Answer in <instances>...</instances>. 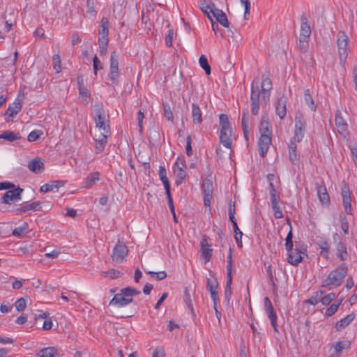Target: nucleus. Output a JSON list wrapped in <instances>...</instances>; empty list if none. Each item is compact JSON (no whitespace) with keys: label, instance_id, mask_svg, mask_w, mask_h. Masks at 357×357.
I'll use <instances>...</instances> for the list:
<instances>
[{"label":"nucleus","instance_id":"obj_30","mask_svg":"<svg viewBox=\"0 0 357 357\" xmlns=\"http://www.w3.org/2000/svg\"><path fill=\"white\" fill-rule=\"evenodd\" d=\"M160 178L163 183L166 192H170V184L167 176L166 169L164 167L160 166L158 171Z\"/></svg>","mask_w":357,"mask_h":357},{"label":"nucleus","instance_id":"obj_15","mask_svg":"<svg viewBox=\"0 0 357 357\" xmlns=\"http://www.w3.org/2000/svg\"><path fill=\"white\" fill-rule=\"evenodd\" d=\"M335 123L338 132L344 137H346L349 134L347 129L348 126L340 111H337L335 113Z\"/></svg>","mask_w":357,"mask_h":357},{"label":"nucleus","instance_id":"obj_32","mask_svg":"<svg viewBox=\"0 0 357 357\" xmlns=\"http://www.w3.org/2000/svg\"><path fill=\"white\" fill-rule=\"evenodd\" d=\"M261 91L264 94L263 95L264 98H265V97L266 96L268 99L269 96H270V91L272 89V82H271V79H269L268 77H266V78L263 79V80L261 82Z\"/></svg>","mask_w":357,"mask_h":357},{"label":"nucleus","instance_id":"obj_40","mask_svg":"<svg viewBox=\"0 0 357 357\" xmlns=\"http://www.w3.org/2000/svg\"><path fill=\"white\" fill-rule=\"evenodd\" d=\"M304 100L306 105L310 107L312 111H315L316 105L314 104V100L312 98V95L310 94V89H306L304 91Z\"/></svg>","mask_w":357,"mask_h":357},{"label":"nucleus","instance_id":"obj_47","mask_svg":"<svg viewBox=\"0 0 357 357\" xmlns=\"http://www.w3.org/2000/svg\"><path fill=\"white\" fill-rule=\"evenodd\" d=\"M335 297L336 295L331 292L324 296H321L320 297V302H321L324 305L326 306L328 305L335 298Z\"/></svg>","mask_w":357,"mask_h":357},{"label":"nucleus","instance_id":"obj_11","mask_svg":"<svg viewBox=\"0 0 357 357\" xmlns=\"http://www.w3.org/2000/svg\"><path fill=\"white\" fill-rule=\"evenodd\" d=\"M201 255L205 260V262H208L212 257L213 249L211 248V243L210 238L206 235H204L202 240L200 243Z\"/></svg>","mask_w":357,"mask_h":357},{"label":"nucleus","instance_id":"obj_5","mask_svg":"<svg viewBox=\"0 0 357 357\" xmlns=\"http://www.w3.org/2000/svg\"><path fill=\"white\" fill-rule=\"evenodd\" d=\"M349 38L346 33L340 31L337 34V46L340 63L345 62L349 53Z\"/></svg>","mask_w":357,"mask_h":357},{"label":"nucleus","instance_id":"obj_35","mask_svg":"<svg viewBox=\"0 0 357 357\" xmlns=\"http://www.w3.org/2000/svg\"><path fill=\"white\" fill-rule=\"evenodd\" d=\"M59 354L57 349L55 347H47L40 351L38 357H55Z\"/></svg>","mask_w":357,"mask_h":357},{"label":"nucleus","instance_id":"obj_41","mask_svg":"<svg viewBox=\"0 0 357 357\" xmlns=\"http://www.w3.org/2000/svg\"><path fill=\"white\" fill-rule=\"evenodd\" d=\"M28 230H29V225L26 222H24L20 227H17L15 229H13L12 234L14 236L21 237Z\"/></svg>","mask_w":357,"mask_h":357},{"label":"nucleus","instance_id":"obj_31","mask_svg":"<svg viewBox=\"0 0 357 357\" xmlns=\"http://www.w3.org/2000/svg\"><path fill=\"white\" fill-rule=\"evenodd\" d=\"M192 117L195 123L201 124L202 122V112L197 103L192 105Z\"/></svg>","mask_w":357,"mask_h":357},{"label":"nucleus","instance_id":"obj_18","mask_svg":"<svg viewBox=\"0 0 357 357\" xmlns=\"http://www.w3.org/2000/svg\"><path fill=\"white\" fill-rule=\"evenodd\" d=\"M108 135L102 133H94L93 138L96 142L95 148L96 153H100L103 151L107 142Z\"/></svg>","mask_w":357,"mask_h":357},{"label":"nucleus","instance_id":"obj_54","mask_svg":"<svg viewBox=\"0 0 357 357\" xmlns=\"http://www.w3.org/2000/svg\"><path fill=\"white\" fill-rule=\"evenodd\" d=\"M337 251H338V257L342 260H344L347 255V248L343 243H339L338 247H337Z\"/></svg>","mask_w":357,"mask_h":357},{"label":"nucleus","instance_id":"obj_55","mask_svg":"<svg viewBox=\"0 0 357 357\" xmlns=\"http://www.w3.org/2000/svg\"><path fill=\"white\" fill-rule=\"evenodd\" d=\"M148 274L151 275L152 277L155 278L158 280H162L167 278V273L163 271L160 272H153V271H148Z\"/></svg>","mask_w":357,"mask_h":357},{"label":"nucleus","instance_id":"obj_57","mask_svg":"<svg viewBox=\"0 0 357 357\" xmlns=\"http://www.w3.org/2000/svg\"><path fill=\"white\" fill-rule=\"evenodd\" d=\"M344 211L347 214H351V197L342 198Z\"/></svg>","mask_w":357,"mask_h":357},{"label":"nucleus","instance_id":"obj_59","mask_svg":"<svg viewBox=\"0 0 357 357\" xmlns=\"http://www.w3.org/2000/svg\"><path fill=\"white\" fill-rule=\"evenodd\" d=\"M15 305L16 310L18 312L23 311L25 309V307H26V301H25V299L23 298H20L17 299V301L15 303Z\"/></svg>","mask_w":357,"mask_h":357},{"label":"nucleus","instance_id":"obj_39","mask_svg":"<svg viewBox=\"0 0 357 357\" xmlns=\"http://www.w3.org/2000/svg\"><path fill=\"white\" fill-rule=\"evenodd\" d=\"M259 131L261 135H266L271 137L272 128L270 123L266 121L262 120L261 121Z\"/></svg>","mask_w":357,"mask_h":357},{"label":"nucleus","instance_id":"obj_19","mask_svg":"<svg viewBox=\"0 0 357 357\" xmlns=\"http://www.w3.org/2000/svg\"><path fill=\"white\" fill-rule=\"evenodd\" d=\"M100 174L98 172H93L90 173L83 181L82 188L90 189L100 181Z\"/></svg>","mask_w":357,"mask_h":357},{"label":"nucleus","instance_id":"obj_62","mask_svg":"<svg viewBox=\"0 0 357 357\" xmlns=\"http://www.w3.org/2000/svg\"><path fill=\"white\" fill-rule=\"evenodd\" d=\"M93 67L94 74L96 75H97L98 70L102 68V64L101 61L98 59V58L97 57L96 55L93 57Z\"/></svg>","mask_w":357,"mask_h":357},{"label":"nucleus","instance_id":"obj_37","mask_svg":"<svg viewBox=\"0 0 357 357\" xmlns=\"http://www.w3.org/2000/svg\"><path fill=\"white\" fill-rule=\"evenodd\" d=\"M317 245L320 248V255L325 259H328L330 250V243L327 241H320Z\"/></svg>","mask_w":357,"mask_h":357},{"label":"nucleus","instance_id":"obj_4","mask_svg":"<svg viewBox=\"0 0 357 357\" xmlns=\"http://www.w3.org/2000/svg\"><path fill=\"white\" fill-rule=\"evenodd\" d=\"M347 266L346 265L342 264L339 266L335 268V270L328 275L326 279L324 281L322 287H339L342 284L343 279L347 275Z\"/></svg>","mask_w":357,"mask_h":357},{"label":"nucleus","instance_id":"obj_63","mask_svg":"<svg viewBox=\"0 0 357 357\" xmlns=\"http://www.w3.org/2000/svg\"><path fill=\"white\" fill-rule=\"evenodd\" d=\"M285 246L287 250H291L293 248V241H292V232L291 229L289 231L287 236L285 238Z\"/></svg>","mask_w":357,"mask_h":357},{"label":"nucleus","instance_id":"obj_28","mask_svg":"<svg viewBox=\"0 0 357 357\" xmlns=\"http://www.w3.org/2000/svg\"><path fill=\"white\" fill-rule=\"evenodd\" d=\"M297 143L296 141L290 140L289 144V158L293 164H296L298 161L296 154Z\"/></svg>","mask_w":357,"mask_h":357},{"label":"nucleus","instance_id":"obj_21","mask_svg":"<svg viewBox=\"0 0 357 357\" xmlns=\"http://www.w3.org/2000/svg\"><path fill=\"white\" fill-rule=\"evenodd\" d=\"M351 342L348 340L336 342L333 344V347L334 348L335 353L331 354V357H340V353L344 349H349L351 347Z\"/></svg>","mask_w":357,"mask_h":357},{"label":"nucleus","instance_id":"obj_1","mask_svg":"<svg viewBox=\"0 0 357 357\" xmlns=\"http://www.w3.org/2000/svg\"><path fill=\"white\" fill-rule=\"evenodd\" d=\"M220 120V141L226 148L231 149L235 135L233 133L227 115L221 114L219 115Z\"/></svg>","mask_w":357,"mask_h":357},{"label":"nucleus","instance_id":"obj_36","mask_svg":"<svg viewBox=\"0 0 357 357\" xmlns=\"http://www.w3.org/2000/svg\"><path fill=\"white\" fill-rule=\"evenodd\" d=\"M79 93L82 98H88L89 96V93L86 87L84 85V79L82 76L77 77V79Z\"/></svg>","mask_w":357,"mask_h":357},{"label":"nucleus","instance_id":"obj_33","mask_svg":"<svg viewBox=\"0 0 357 357\" xmlns=\"http://www.w3.org/2000/svg\"><path fill=\"white\" fill-rule=\"evenodd\" d=\"M21 136L19 133H16L13 131H4L1 135H0V139H5L9 142H13L15 140L20 139Z\"/></svg>","mask_w":357,"mask_h":357},{"label":"nucleus","instance_id":"obj_20","mask_svg":"<svg viewBox=\"0 0 357 357\" xmlns=\"http://www.w3.org/2000/svg\"><path fill=\"white\" fill-rule=\"evenodd\" d=\"M311 35V28L308 24L307 19L305 14L301 15V31L299 38L310 39Z\"/></svg>","mask_w":357,"mask_h":357},{"label":"nucleus","instance_id":"obj_34","mask_svg":"<svg viewBox=\"0 0 357 357\" xmlns=\"http://www.w3.org/2000/svg\"><path fill=\"white\" fill-rule=\"evenodd\" d=\"M199 7L202 11L207 16L209 20H213L211 14L212 15L213 8H216L213 3L211 2L209 4H206L204 2H203L200 3Z\"/></svg>","mask_w":357,"mask_h":357},{"label":"nucleus","instance_id":"obj_10","mask_svg":"<svg viewBox=\"0 0 357 357\" xmlns=\"http://www.w3.org/2000/svg\"><path fill=\"white\" fill-rule=\"evenodd\" d=\"M22 189L20 188L8 190L3 195L1 202L6 204H11L13 202L20 201L21 199V193Z\"/></svg>","mask_w":357,"mask_h":357},{"label":"nucleus","instance_id":"obj_46","mask_svg":"<svg viewBox=\"0 0 357 357\" xmlns=\"http://www.w3.org/2000/svg\"><path fill=\"white\" fill-rule=\"evenodd\" d=\"M323 294L324 291L321 290L315 292L312 296L306 301V303L312 305H316L319 302H320V297L323 295Z\"/></svg>","mask_w":357,"mask_h":357},{"label":"nucleus","instance_id":"obj_64","mask_svg":"<svg viewBox=\"0 0 357 357\" xmlns=\"http://www.w3.org/2000/svg\"><path fill=\"white\" fill-rule=\"evenodd\" d=\"M165 352L162 347H157L153 353L152 357H165Z\"/></svg>","mask_w":357,"mask_h":357},{"label":"nucleus","instance_id":"obj_2","mask_svg":"<svg viewBox=\"0 0 357 357\" xmlns=\"http://www.w3.org/2000/svg\"><path fill=\"white\" fill-rule=\"evenodd\" d=\"M140 294V291L132 287H127L120 290V292L116 294L113 298L109 301L110 305L122 307L126 306L132 302V297Z\"/></svg>","mask_w":357,"mask_h":357},{"label":"nucleus","instance_id":"obj_56","mask_svg":"<svg viewBox=\"0 0 357 357\" xmlns=\"http://www.w3.org/2000/svg\"><path fill=\"white\" fill-rule=\"evenodd\" d=\"M164 116L168 121H172L174 119L171 107L168 104H163Z\"/></svg>","mask_w":357,"mask_h":357},{"label":"nucleus","instance_id":"obj_38","mask_svg":"<svg viewBox=\"0 0 357 357\" xmlns=\"http://www.w3.org/2000/svg\"><path fill=\"white\" fill-rule=\"evenodd\" d=\"M342 298L340 299L335 303L331 304L325 311L324 315L326 317H331L338 310L340 305L342 304Z\"/></svg>","mask_w":357,"mask_h":357},{"label":"nucleus","instance_id":"obj_58","mask_svg":"<svg viewBox=\"0 0 357 357\" xmlns=\"http://www.w3.org/2000/svg\"><path fill=\"white\" fill-rule=\"evenodd\" d=\"M273 211V215L276 219H280L283 217L282 211L278 204L271 205Z\"/></svg>","mask_w":357,"mask_h":357},{"label":"nucleus","instance_id":"obj_3","mask_svg":"<svg viewBox=\"0 0 357 357\" xmlns=\"http://www.w3.org/2000/svg\"><path fill=\"white\" fill-rule=\"evenodd\" d=\"M93 119L96 123V128L97 129V131L95 132L105 135L110 134L108 116L102 105L97 104L95 105L93 111Z\"/></svg>","mask_w":357,"mask_h":357},{"label":"nucleus","instance_id":"obj_51","mask_svg":"<svg viewBox=\"0 0 357 357\" xmlns=\"http://www.w3.org/2000/svg\"><path fill=\"white\" fill-rule=\"evenodd\" d=\"M42 133V131L40 130H34L29 134L27 140L29 142H35L40 138Z\"/></svg>","mask_w":357,"mask_h":357},{"label":"nucleus","instance_id":"obj_9","mask_svg":"<svg viewBox=\"0 0 357 357\" xmlns=\"http://www.w3.org/2000/svg\"><path fill=\"white\" fill-rule=\"evenodd\" d=\"M264 307L266 313L271 321V326L275 332L278 333L277 319L278 317L274 310L273 306L268 297L264 298Z\"/></svg>","mask_w":357,"mask_h":357},{"label":"nucleus","instance_id":"obj_44","mask_svg":"<svg viewBox=\"0 0 357 357\" xmlns=\"http://www.w3.org/2000/svg\"><path fill=\"white\" fill-rule=\"evenodd\" d=\"M218 287V282L216 278H206V289L210 293L217 291Z\"/></svg>","mask_w":357,"mask_h":357},{"label":"nucleus","instance_id":"obj_52","mask_svg":"<svg viewBox=\"0 0 357 357\" xmlns=\"http://www.w3.org/2000/svg\"><path fill=\"white\" fill-rule=\"evenodd\" d=\"M227 275H231L232 273V265H233V259H232V251L231 249H229V253L227 255Z\"/></svg>","mask_w":357,"mask_h":357},{"label":"nucleus","instance_id":"obj_7","mask_svg":"<svg viewBox=\"0 0 357 357\" xmlns=\"http://www.w3.org/2000/svg\"><path fill=\"white\" fill-rule=\"evenodd\" d=\"M109 77V79L114 84H119V61L118 56L116 52H112L111 53Z\"/></svg>","mask_w":357,"mask_h":357},{"label":"nucleus","instance_id":"obj_17","mask_svg":"<svg viewBox=\"0 0 357 357\" xmlns=\"http://www.w3.org/2000/svg\"><path fill=\"white\" fill-rule=\"evenodd\" d=\"M271 143V137L266 135H261L258 142L259 153L261 157H264Z\"/></svg>","mask_w":357,"mask_h":357},{"label":"nucleus","instance_id":"obj_60","mask_svg":"<svg viewBox=\"0 0 357 357\" xmlns=\"http://www.w3.org/2000/svg\"><path fill=\"white\" fill-rule=\"evenodd\" d=\"M309 47V39L299 38V48L303 52H306Z\"/></svg>","mask_w":357,"mask_h":357},{"label":"nucleus","instance_id":"obj_24","mask_svg":"<svg viewBox=\"0 0 357 357\" xmlns=\"http://www.w3.org/2000/svg\"><path fill=\"white\" fill-rule=\"evenodd\" d=\"M212 16L224 27H229V23L226 14L218 8H213Z\"/></svg>","mask_w":357,"mask_h":357},{"label":"nucleus","instance_id":"obj_61","mask_svg":"<svg viewBox=\"0 0 357 357\" xmlns=\"http://www.w3.org/2000/svg\"><path fill=\"white\" fill-rule=\"evenodd\" d=\"M341 228L345 234H349V224L345 216H340Z\"/></svg>","mask_w":357,"mask_h":357},{"label":"nucleus","instance_id":"obj_49","mask_svg":"<svg viewBox=\"0 0 357 357\" xmlns=\"http://www.w3.org/2000/svg\"><path fill=\"white\" fill-rule=\"evenodd\" d=\"M232 283V275H227V282L225 289V297L229 298L231 295V285Z\"/></svg>","mask_w":357,"mask_h":357},{"label":"nucleus","instance_id":"obj_6","mask_svg":"<svg viewBox=\"0 0 357 357\" xmlns=\"http://www.w3.org/2000/svg\"><path fill=\"white\" fill-rule=\"evenodd\" d=\"M306 122L303 115L298 112L295 115V129L294 136L290 140L301 142L304 137Z\"/></svg>","mask_w":357,"mask_h":357},{"label":"nucleus","instance_id":"obj_26","mask_svg":"<svg viewBox=\"0 0 357 357\" xmlns=\"http://www.w3.org/2000/svg\"><path fill=\"white\" fill-rule=\"evenodd\" d=\"M29 170L36 173L40 174L44 170V165L42 160L39 158H35L30 161L27 165Z\"/></svg>","mask_w":357,"mask_h":357},{"label":"nucleus","instance_id":"obj_13","mask_svg":"<svg viewBox=\"0 0 357 357\" xmlns=\"http://www.w3.org/2000/svg\"><path fill=\"white\" fill-rule=\"evenodd\" d=\"M202 189L204 191V202L206 206H210L213 197V181L211 179H205L202 183Z\"/></svg>","mask_w":357,"mask_h":357},{"label":"nucleus","instance_id":"obj_14","mask_svg":"<svg viewBox=\"0 0 357 357\" xmlns=\"http://www.w3.org/2000/svg\"><path fill=\"white\" fill-rule=\"evenodd\" d=\"M303 255H306L305 252L297 248L287 250V261L290 264L297 265L303 259Z\"/></svg>","mask_w":357,"mask_h":357},{"label":"nucleus","instance_id":"obj_50","mask_svg":"<svg viewBox=\"0 0 357 357\" xmlns=\"http://www.w3.org/2000/svg\"><path fill=\"white\" fill-rule=\"evenodd\" d=\"M247 113H248L247 111H244L243 112V117H242V121H241L242 129H243V134H244V136L246 138V139H248V133H249V132H248V121L246 120Z\"/></svg>","mask_w":357,"mask_h":357},{"label":"nucleus","instance_id":"obj_29","mask_svg":"<svg viewBox=\"0 0 357 357\" xmlns=\"http://www.w3.org/2000/svg\"><path fill=\"white\" fill-rule=\"evenodd\" d=\"M355 318L354 313L347 315L345 317L341 319L335 324V328L337 331H340L347 327Z\"/></svg>","mask_w":357,"mask_h":357},{"label":"nucleus","instance_id":"obj_42","mask_svg":"<svg viewBox=\"0 0 357 357\" xmlns=\"http://www.w3.org/2000/svg\"><path fill=\"white\" fill-rule=\"evenodd\" d=\"M99 35H108L109 32V21L107 17H102L100 21L99 29Z\"/></svg>","mask_w":357,"mask_h":357},{"label":"nucleus","instance_id":"obj_8","mask_svg":"<svg viewBox=\"0 0 357 357\" xmlns=\"http://www.w3.org/2000/svg\"><path fill=\"white\" fill-rule=\"evenodd\" d=\"M186 164L183 158H178L174 163V174L176 176V183L177 185L181 184L186 176L185 169Z\"/></svg>","mask_w":357,"mask_h":357},{"label":"nucleus","instance_id":"obj_23","mask_svg":"<svg viewBox=\"0 0 357 357\" xmlns=\"http://www.w3.org/2000/svg\"><path fill=\"white\" fill-rule=\"evenodd\" d=\"M317 195L319 197V201L322 204H327L330 202L329 195L327 192L326 188L325 185L321 183H317Z\"/></svg>","mask_w":357,"mask_h":357},{"label":"nucleus","instance_id":"obj_48","mask_svg":"<svg viewBox=\"0 0 357 357\" xmlns=\"http://www.w3.org/2000/svg\"><path fill=\"white\" fill-rule=\"evenodd\" d=\"M102 275L109 278L111 279H115L120 277L122 275V273L119 271L115 269H109L107 271H104L102 273Z\"/></svg>","mask_w":357,"mask_h":357},{"label":"nucleus","instance_id":"obj_53","mask_svg":"<svg viewBox=\"0 0 357 357\" xmlns=\"http://www.w3.org/2000/svg\"><path fill=\"white\" fill-rule=\"evenodd\" d=\"M53 68L56 73L61 71V59L59 54H55L53 56Z\"/></svg>","mask_w":357,"mask_h":357},{"label":"nucleus","instance_id":"obj_12","mask_svg":"<svg viewBox=\"0 0 357 357\" xmlns=\"http://www.w3.org/2000/svg\"><path fill=\"white\" fill-rule=\"evenodd\" d=\"M128 249L126 245L121 243L116 244L114 249L112 255L113 261L116 263H120L127 256Z\"/></svg>","mask_w":357,"mask_h":357},{"label":"nucleus","instance_id":"obj_43","mask_svg":"<svg viewBox=\"0 0 357 357\" xmlns=\"http://www.w3.org/2000/svg\"><path fill=\"white\" fill-rule=\"evenodd\" d=\"M199 63L200 66L204 70L206 74L209 75L211 74V67L205 55H202L199 57Z\"/></svg>","mask_w":357,"mask_h":357},{"label":"nucleus","instance_id":"obj_22","mask_svg":"<svg viewBox=\"0 0 357 357\" xmlns=\"http://www.w3.org/2000/svg\"><path fill=\"white\" fill-rule=\"evenodd\" d=\"M286 98L284 96H282L278 98V100L275 103V112L280 119H282L285 117L287 113L286 109Z\"/></svg>","mask_w":357,"mask_h":357},{"label":"nucleus","instance_id":"obj_16","mask_svg":"<svg viewBox=\"0 0 357 357\" xmlns=\"http://www.w3.org/2000/svg\"><path fill=\"white\" fill-rule=\"evenodd\" d=\"M22 104L23 98L18 96L15 101L8 106L5 115L11 118L14 117L22 110Z\"/></svg>","mask_w":357,"mask_h":357},{"label":"nucleus","instance_id":"obj_45","mask_svg":"<svg viewBox=\"0 0 357 357\" xmlns=\"http://www.w3.org/2000/svg\"><path fill=\"white\" fill-rule=\"evenodd\" d=\"M254 82L252 84V88H251V96L250 100L251 102H259V98H260V92L258 91V84L257 82H256V86L255 89V85Z\"/></svg>","mask_w":357,"mask_h":357},{"label":"nucleus","instance_id":"obj_27","mask_svg":"<svg viewBox=\"0 0 357 357\" xmlns=\"http://www.w3.org/2000/svg\"><path fill=\"white\" fill-rule=\"evenodd\" d=\"M63 185V181H54L50 183L43 185L40 188V192L42 193H47L53 191L54 189H58Z\"/></svg>","mask_w":357,"mask_h":357},{"label":"nucleus","instance_id":"obj_25","mask_svg":"<svg viewBox=\"0 0 357 357\" xmlns=\"http://www.w3.org/2000/svg\"><path fill=\"white\" fill-rule=\"evenodd\" d=\"M41 208V203L40 202H34L31 204H26L16 209V214L21 215L29 211H37Z\"/></svg>","mask_w":357,"mask_h":357}]
</instances>
